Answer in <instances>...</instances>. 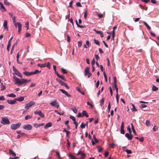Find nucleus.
I'll return each mask as SVG.
<instances>
[{
    "instance_id": "obj_51",
    "label": "nucleus",
    "mask_w": 159,
    "mask_h": 159,
    "mask_svg": "<svg viewBox=\"0 0 159 159\" xmlns=\"http://www.w3.org/2000/svg\"><path fill=\"white\" fill-rule=\"evenodd\" d=\"M93 139H94V140H95V142H96V143H97L98 142V140L96 138L95 135H93Z\"/></svg>"
},
{
    "instance_id": "obj_45",
    "label": "nucleus",
    "mask_w": 159,
    "mask_h": 159,
    "mask_svg": "<svg viewBox=\"0 0 159 159\" xmlns=\"http://www.w3.org/2000/svg\"><path fill=\"white\" fill-rule=\"evenodd\" d=\"M119 98V97L118 93H116V102L117 103L118 102Z\"/></svg>"
},
{
    "instance_id": "obj_47",
    "label": "nucleus",
    "mask_w": 159,
    "mask_h": 159,
    "mask_svg": "<svg viewBox=\"0 0 159 159\" xmlns=\"http://www.w3.org/2000/svg\"><path fill=\"white\" fill-rule=\"evenodd\" d=\"M82 41H79L78 42V46L79 47H80L82 45Z\"/></svg>"
},
{
    "instance_id": "obj_23",
    "label": "nucleus",
    "mask_w": 159,
    "mask_h": 159,
    "mask_svg": "<svg viewBox=\"0 0 159 159\" xmlns=\"http://www.w3.org/2000/svg\"><path fill=\"white\" fill-rule=\"evenodd\" d=\"M0 6L1 8L3 10V11H6V10L5 9V7H4L3 3L2 2H0Z\"/></svg>"
},
{
    "instance_id": "obj_31",
    "label": "nucleus",
    "mask_w": 159,
    "mask_h": 159,
    "mask_svg": "<svg viewBox=\"0 0 159 159\" xmlns=\"http://www.w3.org/2000/svg\"><path fill=\"white\" fill-rule=\"evenodd\" d=\"M70 119H72L74 123H75V122H76L75 118L74 116H70Z\"/></svg>"
},
{
    "instance_id": "obj_3",
    "label": "nucleus",
    "mask_w": 159,
    "mask_h": 159,
    "mask_svg": "<svg viewBox=\"0 0 159 159\" xmlns=\"http://www.w3.org/2000/svg\"><path fill=\"white\" fill-rule=\"evenodd\" d=\"M35 104V102L34 101H32L28 103L25 104V108L27 110H28L29 108Z\"/></svg>"
},
{
    "instance_id": "obj_17",
    "label": "nucleus",
    "mask_w": 159,
    "mask_h": 159,
    "mask_svg": "<svg viewBox=\"0 0 159 159\" xmlns=\"http://www.w3.org/2000/svg\"><path fill=\"white\" fill-rule=\"evenodd\" d=\"M27 83V80L24 79H21L20 85L22 84H26Z\"/></svg>"
},
{
    "instance_id": "obj_11",
    "label": "nucleus",
    "mask_w": 159,
    "mask_h": 159,
    "mask_svg": "<svg viewBox=\"0 0 159 159\" xmlns=\"http://www.w3.org/2000/svg\"><path fill=\"white\" fill-rule=\"evenodd\" d=\"M59 90L61 91L62 93L65 94L67 97L70 98L71 97V95L68 94L67 92L64 90L63 89H60Z\"/></svg>"
},
{
    "instance_id": "obj_30",
    "label": "nucleus",
    "mask_w": 159,
    "mask_h": 159,
    "mask_svg": "<svg viewBox=\"0 0 159 159\" xmlns=\"http://www.w3.org/2000/svg\"><path fill=\"white\" fill-rule=\"evenodd\" d=\"M4 3L5 5L7 6H9L10 4V3L7 1V0H4Z\"/></svg>"
},
{
    "instance_id": "obj_27",
    "label": "nucleus",
    "mask_w": 159,
    "mask_h": 159,
    "mask_svg": "<svg viewBox=\"0 0 159 159\" xmlns=\"http://www.w3.org/2000/svg\"><path fill=\"white\" fill-rule=\"evenodd\" d=\"M45 67H47L48 69H50V63L49 62H48L47 63H45Z\"/></svg>"
},
{
    "instance_id": "obj_34",
    "label": "nucleus",
    "mask_w": 159,
    "mask_h": 159,
    "mask_svg": "<svg viewBox=\"0 0 159 159\" xmlns=\"http://www.w3.org/2000/svg\"><path fill=\"white\" fill-rule=\"evenodd\" d=\"M32 118V116L30 115H27L25 117V119L27 120L29 119H31Z\"/></svg>"
},
{
    "instance_id": "obj_64",
    "label": "nucleus",
    "mask_w": 159,
    "mask_h": 159,
    "mask_svg": "<svg viewBox=\"0 0 159 159\" xmlns=\"http://www.w3.org/2000/svg\"><path fill=\"white\" fill-rule=\"evenodd\" d=\"M39 116L42 118H43L44 117V115L42 113V112H41Z\"/></svg>"
},
{
    "instance_id": "obj_61",
    "label": "nucleus",
    "mask_w": 159,
    "mask_h": 159,
    "mask_svg": "<svg viewBox=\"0 0 159 159\" xmlns=\"http://www.w3.org/2000/svg\"><path fill=\"white\" fill-rule=\"evenodd\" d=\"M5 100L4 96H2L0 97V100L3 101Z\"/></svg>"
},
{
    "instance_id": "obj_42",
    "label": "nucleus",
    "mask_w": 159,
    "mask_h": 159,
    "mask_svg": "<svg viewBox=\"0 0 159 159\" xmlns=\"http://www.w3.org/2000/svg\"><path fill=\"white\" fill-rule=\"evenodd\" d=\"M69 157L70 159H76L75 157L71 154H70L69 155Z\"/></svg>"
},
{
    "instance_id": "obj_24",
    "label": "nucleus",
    "mask_w": 159,
    "mask_h": 159,
    "mask_svg": "<svg viewBox=\"0 0 159 159\" xmlns=\"http://www.w3.org/2000/svg\"><path fill=\"white\" fill-rule=\"evenodd\" d=\"M44 125V123H42V124H34V126L36 128H37L38 127L43 125Z\"/></svg>"
},
{
    "instance_id": "obj_6",
    "label": "nucleus",
    "mask_w": 159,
    "mask_h": 159,
    "mask_svg": "<svg viewBox=\"0 0 159 159\" xmlns=\"http://www.w3.org/2000/svg\"><path fill=\"white\" fill-rule=\"evenodd\" d=\"M56 80L57 81V82L59 84H60L61 85L64 86L67 89H69V87L67 85V84L66 83L63 82L61 80H59V79H57Z\"/></svg>"
},
{
    "instance_id": "obj_48",
    "label": "nucleus",
    "mask_w": 159,
    "mask_h": 159,
    "mask_svg": "<svg viewBox=\"0 0 159 159\" xmlns=\"http://www.w3.org/2000/svg\"><path fill=\"white\" fill-rule=\"evenodd\" d=\"M6 89V87L5 85H2V86L1 87V90L3 91L5 90Z\"/></svg>"
},
{
    "instance_id": "obj_1",
    "label": "nucleus",
    "mask_w": 159,
    "mask_h": 159,
    "mask_svg": "<svg viewBox=\"0 0 159 159\" xmlns=\"http://www.w3.org/2000/svg\"><path fill=\"white\" fill-rule=\"evenodd\" d=\"M41 72V70H35L34 72H28L26 71L23 72V74L27 76H30L34 74H39Z\"/></svg>"
},
{
    "instance_id": "obj_63",
    "label": "nucleus",
    "mask_w": 159,
    "mask_h": 159,
    "mask_svg": "<svg viewBox=\"0 0 159 159\" xmlns=\"http://www.w3.org/2000/svg\"><path fill=\"white\" fill-rule=\"evenodd\" d=\"M73 3V1H71L70 2V5H69V7L71 8H73V7L72 6V3Z\"/></svg>"
},
{
    "instance_id": "obj_15",
    "label": "nucleus",
    "mask_w": 159,
    "mask_h": 159,
    "mask_svg": "<svg viewBox=\"0 0 159 159\" xmlns=\"http://www.w3.org/2000/svg\"><path fill=\"white\" fill-rule=\"evenodd\" d=\"M85 76H87L88 78H89L91 75V74L89 72V70H85Z\"/></svg>"
},
{
    "instance_id": "obj_12",
    "label": "nucleus",
    "mask_w": 159,
    "mask_h": 159,
    "mask_svg": "<svg viewBox=\"0 0 159 159\" xmlns=\"http://www.w3.org/2000/svg\"><path fill=\"white\" fill-rule=\"evenodd\" d=\"M3 26L5 29L6 30H8V28L7 26V20H4Z\"/></svg>"
},
{
    "instance_id": "obj_43",
    "label": "nucleus",
    "mask_w": 159,
    "mask_h": 159,
    "mask_svg": "<svg viewBox=\"0 0 159 159\" xmlns=\"http://www.w3.org/2000/svg\"><path fill=\"white\" fill-rule=\"evenodd\" d=\"M11 43H9L8 42V45H7V49L8 51H9V48L11 46Z\"/></svg>"
},
{
    "instance_id": "obj_62",
    "label": "nucleus",
    "mask_w": 159,
    "mask_h": 159,
    "mask_svg": "<svg viewBox=\"0 0 159 159\" xmlns=\"http://www.w3.org/2000/svg\"><path fill=\"white\" fill-rule=\"evenodd\" d=\"M87 11H85V12H84V18L85 19H86V17H87Z\"/></svg>"
},
{
    "instance_id": "obj_26",
    "label": "nucleus",
    "mask_w": 159,
    "mask_h": 159,
    "mask_svg": "<svg viewBox=\"0 0 159 159\" xmlns=\"http://www.w3.org/2000/svg\"><path fill=\"white\" fill-rule=\"evenodd\" d=\"M7 97L13 98H14L16 97V95L13 93L8 94L7 95Z\"/></svg>"
},
{
    "instance_id": "obj_54",
    "label": "nucleus",
    "mask_w": 159,
    "mask_h": 159,
    "mask_svg": "<svg viewBox=\"0 0 159 159\" xmlns=\"http://www.w3.org/2000/svg\"><path fill=\"white\" fill-rule=\"evenodd\" d=\"M103 150V148H100L99 147H98V152H101Z\"/></svg>"
},
{
    "instance_id": "obj_25",
    "label": "nucleus",
    "mask_w": 159,
    "mask_h": 159,
    "mask_svg": "<svg viewBox=\"0 0 159 159\" xmlns=\"http://www.w3.org/2000/svg\"><path fill=\"white\" fill-rule=\"evenodd\" d=\"M132 106V108L131 109V111H137V109L135 107V106L132 103H131Z\"/></svg>"
},
{
    "instance_id": "obj_44",
    "label": "nucleus",
    "mask_w": 159,
    "mask_h": 159,
    "mask_svg": "<svg viewBox=\"0 0 159 159\" xmlns=\"http://www.w3.org/2000/svg\"><path fill=\"white\" fill-rule=\"evenodd\" d=\"M54 112L60 115H63L64 114V112H63L62 113H60L59 112H58V111L57 110H55Z\"/></svg>"
},
{
    "instance_id": "obj_52",
    "label": "nucleus",
    "mask_w": 159,
    "mask_h": 159,
    "mask_svg": "<svg viewBox=\"0 0 159 159\" xmlns=\"http://www.w3.org/2000/svg\"><path fill=\"white\" fill-rule=\"evenodd\" d=\"M110 108H111L110 102H109L108 105V107H107V108L108 110V112H109L110 111Z\"/></svg>"
},
{
    "instance_id": "obj_55",
    "label": "nucleus",
    "mask_w": 159,
    "mask_h": 159,
    "mask_svg": "<svg viewBox=\"0 0 159 159\" xmlns=\"http://www.w3.org/2000/svg\"><path fill=\"white\" fill-rule=\"evenodd\" d=\"M66 133V136L67 137H68V138H69L70 136H69V134L70 133V132H69V131H68Z\"/></svg>"
},
{
    "instance_id": "obj_56",
    "label": "nucleus",
    "mask_w": 159,
    "mask_h": 159,
    "mask_svg": "<svg viewBox=\"0 0 159 159\" xmlns=\"http://www.w3.org/2000/svg\"><path fill=\"white\" fill-rule=\"evenodd\" d=\"M108 154L109 152H108L106 151H105L104 154L105 157H107L108 156Z\"/></svg>"
},
{
    "instance_id": "obj_35",
    "label": "nucleus",
    "mask_w": 159,
    "mask_h": 159,
    "mask_svg": "<svg viewBox=\"0 0 159 159\" xmlns=\"http://www.w3.org/2000/svg\"><path fill=\"white\" fill-rule=\"evenodd\" d=\"M45 63L43 64H38V66L41 68L45 67Z\"/></svg>"
},
{
    "instance_id": "obj_16",
    "label": "nucleus",
    "mask_w": 159,
    "mask_h": 159,
    "mask_svg": "<svg viewBox=\"0 0 159 159\" xmlns=\"http://www.w3.org/2000/svg\"><path fill=\"white\" fill-rule=\"evenodd\" d=\"M24 97L23 96H20L19 97H17L16 98V101H19L20 102H21L24 100Z\"/></svg>"
},
{
    "instance_id": "obj_60",
    "label": "nucleus",
    "mask_w": 159,
    "mask_h": 159,
    "mask_svg": "<svg viewBox=\"0 0 159 159\" xmlns=\"http://www.w3.org/2000/svg\"><path fill=\"white\" fill-rule=\"evenodd\" d=\"M81 157L83 158L85 157V154L83 153V152H82L81 153Z\"/></svg>"
},
{
    "instance_id": "obj_8",
    "label": "nucleus",
    "mask_w": 159,
    "mask_h": 159,
    "mask_svg": "<svg viewBox=\"0 0 159 159\" xmlns=\"http://www.w3.org/2000/svg\"><path fill=\"white\" fill-rule=\"evenodd\" d=\"M13 78L15 81V84L20 85L21 80L16 77V76H14Z\"/></svg>"
},
{
    "instance_id": "obj_7",
    "label": "nucleus",
    "mask_w": 159,
    "mask_h": 159,
    "mask_svg": "<svg viewBox=\"0 0 159 159\" xmlns=\"http://www.w3.org/2000/svg\"><path fill=\"white\" fill-rule=\"evenodd\" d=\"M21 124L18 123L16 124H13L11 125V128L12 129H16L19 128Z\"/></svg>"
},
{
    "instance_id": "obj_21",
    "label": "nucleus",
    "mask_w": 159,
    "mask_h": 159,
    "mask_svg": "<svg viewBox=\"0 0 159 159\" xmlns=\"http://www.w3.org/2000/svg\"><path fill=\"white\" fill-rule=\"evenodd\" d=\"M15 71L14 72V74H15L16 75H17L20 77V78H22V75H21L20 73L17 70H15Z\"/></svg>"
},
{
    "instance_id": "obj_50",
    "label": "nucleus",
    "mask_w": 159,
    "mask_h": 159,
    "mask_svg": "<svg viewBox=\"0 0 159 159\" xmlns=\"http://www.w3.org/2000/svg\"><path fill=\"white\" fill-rule=\"evenodd\" d=\"M86 125L84 124L83 123H82L80 125V127L82 128H84L85 127Z\"/></svg>"
},
{
    "instance_id": "obj_36",
    "label": "nucleus",
    "mask_w": 159,
    "mask_h": 159,
    "mask_svg": "<svg viewBox=\"0 0 159 159\" xmlns=\"http://www.w3.org/2000/svg\"><path fill=\"white\" fill-rule=\"evenodd\" d=\"M158 89L157 87L155 86L154 85H153L152 88V90L153 91H156Z\"/></svg>"
},
{
    "instance_id": "obj_41",
    "label": "nucleus",
    "mask_w": 159,
    "mask_h": 159,
    "mask_svg": "<svg viewBox=\"0 0 159 159\" xmlns=\"http://www.w3.org/2000/svg\"><path fill=\"white\" fill-rule=\"evenodd\" d=\"M57 76L60 78H61L63 80L65 79L64 77L62 75H60L59 74H57Z\"/></svg>"
},
{
    "instance_id": "obj_10",
    "label": "nucleus",
    "mask_w": 159,
    "mask_h": 159,
    "mask_svg": "<svg viewBox=\"0 0 159 159\" xmlns=\"http://www.w3.org/2000/svg\"><path fill=\"white\" fill-rule=\"evenodd\" d=\"M7 101L8 104L12 105L15 103L16 100V98H15L13 100H7Z\"/></svg>"
},
{
    "instance_id": "obj_59",
    "label": "nucleus",
    "mask_w": 159,
    "mask_h": 159,
    "mask_svg": "<svg viewBox=\"0 0 159 159\" xmlns=\"http://www.w3.org/2000/svg\"><path fill=\"white\" fill-rule=\"evenodd\" d=\"M77 117H83V116H82V115L81 114V113L79 112L78 113V115H77Z\"/></svg>"
},
{
    "instance_id": "obj_39",
    "label": "nucleus",
    "mask_w": 159,
    "mask_h": 159,
    "mask_svg": "<svg viewBox=\"0 0 159 159\" xmlns=\"http://www.w3.org/2000/svg\"><path fill=\"white\" fill-rule=\"evenodd\" d=\"M93 40L94 41V43L98 45L99 46V45H100V42H99L97 40H96L95 39H93Z\"/></svg>"
},
{
    "instance_id": "obj_29",
    "label": "nucleus",
    "mask_w": 159,
    "mask_h": 159,
    "mask_svg": "<svg viewBox=\"0 0 159 159\" xmlns=\"http://www.w3.org/2000/svg\"><path fill=\"white\" fill-rule=\"evenodd\" d=\"M143 23L147 27V28L148 30H151L150 27L147 24V23L146 22L144 21V22H143Z\"/></svg>"
},
{
    "instance_id": "obj_37",
    "label": "nucleus",
    "mask_w": 159,
    "mask_h": 159,
    "mask_svg": "<svg viewBox=\"0 0 159 159\" xmlns=\"http://www.w3.org/2000/svg\"><path fill=\"white\" fill-rule=\"evenodd\" d=\"M71 109L75 113H77V110L76 109V107H73Z\"/></svg>"
},
{
    "instance_id": "obj_40",
    "label": "nucleus",
    "mask_w": 159,
    "mask_h": 159,
    "mask_svg": "<svg viewBox=\"0 0 159 159\" xmlns=\"http://www.w3.org/2000/svg\"><path fill=\"white\" fill-rule=\"evenodd\" d=\"M125 151L127 154H131L132 153V152L131 150L125 149Z\"/></svg>"
},
{
    "instance_id": "obj_18",
    "label": "nucleus",
    "mask_w": 159,
    "mask_h": 159,
    "mask_svg": "<svg viewBox=\"0 0 159 159\" xmlns=\"http://www.w3.org/2000/svg\"><path fill=\"white\" fill-rule=\"evenodd\" d=\"M9 153L12 155L13 157H15L16 156L15 153L13 152L11 149H9Z\"/></svg>"
},
{
    "instance_id": "obj_20",
    "label": "nucleus",
    "mask_w": 159,
    "mask_h": 159,
    "mask_svg": "<svg viewBox=\"0 0 159 159\" xmlns=\"http://www.w3.org/2000/svg\"><path fill=\"white\" fill-rule=\"evenodd\" d=\"M82 115L83 116V117L84 116H85L86 117H89V115L85 111H83L82 112Z\"/></svg>"
},
{
    "instance_id": "obj_32",
    "label": "nucleus",
    "mask_w": 159,
    "mask_h": 159,
    "mask_svg": "<svg viewBox=\"0 0 159 159\" xmlns=\"http://www.w3.org/2000/svg\"><path fill=\"white\" fill-rule=\"evenodd\" d=\"M113 88H115V89L116 90V93H118V88L116 86V83H114V85H113Z\"/></svg>"
},
{
    "instance_id": "obj_53",
    "label": "nucleus",
    "mask_w": 159,
    "mask_h": 159,
    "mask_svg": "<svg viewBox=\"0 0 159 159\" xmlns=\"http://www.w3.org/2000/svg\"><path fill=\"white\" fill-rule=\"evenodd\" d=\"M76 5L77 7H82V6L81 5V3L79 2H77L76 3Z\"/></svg>"
},
{
    "instance_id": "obj_22",
    "label": "nucleus",
    "mask_w": 159,
    "mask_h": 159,
    "mask_svg": "<svg viewBox=\"0 0 159 159\" xmlns=\"http://www.w3.org/2000/svg\"><path fill=\"white\" fill-rule=\"evenodd\" d=\"M52 125V123L51 122H49L47 124L45 125V126H44V128L45 129H46L48 127H51Z\"/></svg>"
},
{
    "instance_id": "obj_46",
    "label": "nucleus",
    "mask_w": 159,
    "mask_h": 159,
    "mask_svg": "<svg viewBox=\"0 0 159 159\" xmlns=\"http://www.w3.org/2000/svg\"><path fill=\"white\" fill-rule=\"evenodd\" d=\"M29 22H26L25 23V27L27 28V30L29 29Z\"/></svg>"
},
{
    "instance_id": "obj_28",
    "label": "nucleus",
    "mask_w": 159,
    "mask_h": 159,
    "mask_svg": "<svg viewBox=\"0 0 159 159\" xmlns=\"http://www.w3.org/2000/svg\"><path fill=\"white\" fill-rule=\"evenodd\" d=\"M131 128H132L133 133L135 135H136V134L135 130L134 129V127L133 126V125L132 123L131 124Z\"/></svg>"
},
{
    "instance_id": "obj_33",
    "label": "nucleus",
    "mask_w": 159,
    "mask_h": 159,
    "mask_svg": "<svg viewBox=\"0 0 159 159\" xmlns=\"http://www.w3.org/2000/svg\"><path fill=\"white\" fill-rule=\"evenodd\" d=\"M104 99L103 98H102V99L100 101V105L101 106H102V105L104 103Z\"/></svg>"
},
{
    "instance_id": "obj_9",
    "label": "nucleus",
    "mask_w": 159,
    "mask_h": 159,
    "mask_svg": "<svg viewBox=\"0 0 159 159\" xmlns=\"http://www.w3.org/2000/svg\"><path fill=\"white\" fill-rule=\"evenodd\" d=\"M32 126L30 124L25 125L23 127V129L27 130H30L32 129Z\"/></svg>"
},
{
    "instance_id": "obj_19",
    "label": "nucleus",
    "mask_w": 159,
    "mask_h": 159,
    "mask_svg": "<svg viewBox=\"0 0 159 159\" xmlns=\"http://www.w3.org/2000/svg\"><path fill=\"white\" fill-rule=\"evenodd\" d=\"M125 136L128 139L131 140L132 138V135H129V134L127 133L125 134Z\"/></svg>"
},
{
    "instance_id": "obj_4",
    "label": "nucleus",
    "mask_w": 159,
    "mask_h": 159,
    "mask_svg": "<svg viewBox=\"0 0 159 159\" xmlns=\"http://www.w3.org/2000/svg\"><path fill=\"white\" fill-rule=\"evenodd\" d=\"M1 123L4 124H9L10 122L7 117H2Z\"/></svg>"
},
{
    "instance_id": "obj_5",
    "label": "nucleus",
    "mask_w": 159,
    "mask_h": 159,
    "mask_svg": "<svg viewBox=\"0 0 159 159\" xmlns=\"http://www.w3.org/2000/svg\"><path fill=\"white\" fill-rule=\"evenodd\" d=\"M16 28H18V33L20 34L21 30L22 25L20 22H17L14 24Z\"/></svg>"
},
{
    "instance_id": "obj_38",
    "label": "nucleus",
    "mask_w": 159,
    "mask_h": 159,
    "mask_svg": "<svg viewBox=\"0 0 159 159\" xmlns=\"http://www.w3.org/2000/svg\"><path fill=\"white\" fill-rule=\"evenodd\" d=\"M146 125L147 126H150V121L149 120H146Z\"/></svg>"
},
{
    "instance_id": "obj_58",
    "label": "nucleus",
    "mask_w": 159,
    "mask_h": 159,
    "mask_svg": "<svg viewBox=\"0 0 159 159\" xmlns=\"http://www.w3.org/2000/svg\"><path fill=\"white\" fill-rule=\"evenodd\" d=\"M36 84L35 83L34 84V83H31V84L30 85V87H34L36 86Z\"/></svg>"
},
{
    "instance_id": "obj_2",
    "label": "nucleus",
    "mask_w": 159,
    "mask_h": 159,
    "mask_svg": "<svg viewBox=\"0 0 159 159\" xmlns=\"http://www.w3.org/2000/svg\"><path fill=\"white\" fill-rule=\"evenodd\" d=\"M50 104L52 106L56 107L57 109L58 108L59 106V104L57 102L56 99H55L53 101L51 102Z\"/></svg>"
},
{
    "instance_id": "obj_14",
    "label": "nucleus",
    "mask_w": 159,
    "mask_h": 159,
    "mask_svg": "<svg viewBox=\"0 0 159 159\" xmlns=\"http://www.w3.org/2000/svg\"><path fill=\"white\" fill-rule=\"evenodd\" d=\"M94 31H95L97 34H99L102 38L103 37V33L102 31H98L95 29L94 30Z\"/></svg>"
},
{
    "instance_id": "obj_13",
    "label": "nucleus",
    "mask_w": 159,
    "mask_h": 159,
    "mask_svg": "<svg viewBox=\"0 0 159 159\" xmlns=\"http://www.w3.org/2000/svg\"><path fill=\"white\" fill-rule=\"evenodd\" d=\"M124 122H122L121 126V130H120V133L121 134H125V131L124 129Z\"/></svg>"
},
{
    "instance_id": "obj_49",
    "label": "nucleus",
    "mask_w": 159,
    "mask_h": 159,
    "mask_svg": "<svg viewBox=\"0 0 159 159\" xmlns=\"http://www.w3.org/2000/svg\"><path fill=\"white\" fill-rule=\"evenodd\" d=\"M103 74H104V77L105 79V81L106 82H107V77L105 71H103Z\"/></svg>"
},
{
    "instance_id": "obj_57",
    "label": "nucleus",
    "mask_w": 159,
    "mask_h": 159,
    "mask_svg": "<svg viewBox=\"0 0 159 159\" xmlns=\"http://www.w3.org/2000/svg\"><path fill=\"white\" fill-rule=\"evenodd\" d=\"M95 63V60L94 58H93L91 61L92 65H94Z\"/></svg>"
}]
</instances>
